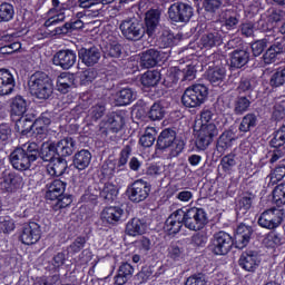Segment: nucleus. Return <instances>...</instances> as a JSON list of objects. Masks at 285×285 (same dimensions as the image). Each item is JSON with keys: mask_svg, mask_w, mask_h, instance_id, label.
<instances>
[{"mask_svg": "<svg viewBox=\"0 0 285 285\" xmlns=\"http://www.w3.org/2000/svg\"><path fill=\"white\" fill-rule=\"evenodd\" d=\"M116 106H128L135 101V91L130 88L120 89L114 97Z\"/></svg>", "mask_w": 285, "mask_h": 285, "instance_id": "c85d7f7f", "label": "nucleus"}, {"mask_svg": "<svg viewBox=\"0 0 285 285\" xmlns=\"http://www.w3.org/2000/svg\"><path fill=\"white\" fill-rule=\"evenodd\" d=\"M29 92L36 99H50L52 97L53 87L50 77L43 72L33 73L28 81Z\"/></svg>", "mask_w": 285, "mask_h": 285, "instance_id": "f257e3e1", "label": "nucleus"}, {"mask_svg": "<svg viewBox=\"0 0 285 285\" xmlns=\"http://www.w3.org/2000/svg\"><path fill=\"white\" fill-rule=\"evenodd\" d=\"M164 115H166V109L161 104L155 102L149 110V118L153 119V121H159L164 119Z\"/></svg>", "mask_w": 285, "mask_h": 285, "instance_id": "603ef678", "label": "nucleus"}, {"mask_svg": "<svg viewBox=\"0 0 285 285\" xmlns=\"http://www.w3.org/2000/svg\"><path fill=\"white\" fill-rule=\"evenodd\" d=\"M285 83V67L278 68L269 79L272 88H281Z\"/></svg>", "mask_w": 285, "mask_h": 285, "instance_id": "a18cd8bd", "label": "nucleus"}, {"mask_svg": "<svg viewBox=\"0 0 285 285\" xmlns=\"http://www.w3.org/2000/svg\"><path fill=\"white\" fill-rule=\"evenodd\" d=\"M66 168H68V163L65 159L56 158L47 165V173L51 177H61L66 173Z\"/></svg>", "mask_w": 285, "mask_h": 285, "instance_id": "cd10ccee", "label": "nucleus"}, {"mask_svg": "<svg viewBox=\"0 0 285 285\" xmlns=\"http://www.w3.org/2000/svg\"><path fill=\"white\" fill-rule=\"evenodd\" d=\"M175 41V35L170 32V30H164L161 36L159 37V43L163 48H168L173 46Z\"/></svg>", "mask_w": 285, "mask_h": 285, "instance_id": "052dcab7", "label": "nucleus"}, {"mask_svg": "<svg viewBox=\"0 0 285 285\" xmlns=\"http://www.w3.org/2000/svg\"><path fill=\"white\" fill-rule=\"evenodd\" d=\"M181 77V70L177 67H170L165 76V83L167 86H173V83H177L179 81V78Z\"/></svg>", "mask_w": 285, "mask_h": 285, "instance_id": "3c124183", "label": "nucleus"}, {"mask_svg": "<svg viewBox=\"0 0 285 285\" xmlns=\"http://www.w3.org/2000/svg\"><path fill=\"white\" fill-rule=\"evenodd\" d=\"M185 285H206V277L203 274L189 276Z\"/></svg>", "mask_w": 285, "mask_h": 285, "instance_id": "774afa93", "label": "nucleus"}, {"mask_svg": "<svg viewBox=\"0 0 285 285\" xmlns=\"http://www.w3.org/2000/svg\"><path fill=\"white\" fill-rule=\"evenodd\" d=\"M238 264L243 271L255 273L259 268V264H262V258H259L257 252L246 250L242 253Z\"/></svg>", "mask_w": 285, "mask_h": 285, "instance_id": "f3484780", "label": "nucleus"}, {"mask_svg": "<svg viewBox=\"0 0 285 285\" xmlns=\"http://www.w3.org/2000/svg\"><path fill=\"white\" fill-rule=\"evenodd\" d=\"M20 242L26 246H32L41 239V226L37 223H29L22 227L20 232Z\"/></svg>", "mask_w": 285, "mask_h": 285, "instance_id": "2eb2a0df", "label": "nucleus"}, {"mask_svg": "<svg viewBox=\"0 0 285 285\" xmlns=\"http://www.w3.org/2000/svg\"><path fill=\"white\" fill-rule=\"evenodd\" d=\"M58 157H70L75 150V140L72 138H63L56 144Z\"/></svg>", "mask_w": 285, "mask_h": 285, "instance_id": "2f4dec72", "label": "nucleus"}, {"mask_svg": "<svg viewBox=\"0 0 285 285\" xmlns=\"http://www.w3.org/2000/svg\"><path fill=\"white\" fill-rule=\"evenodd\" d=\"M57 155L59 156V151L57 150L56 142H43L40 150V157L45 161H53L57 159Z\"/></svg>", "mask_w": 285, "mask_h": 285, "instance_id": "72a5a7b5", "label": "nucleus"}, {"mask_svg": "<svg viewBox=\"0 0 285 285\" xmlns=\"http://www.w3.org/2000/svg\"><path fill=\"white\" fill-rule=\"evenodd\" d=\"M282 222H284V212L275 207L266 209L258 217V226L267 230L278 228V226H282Z\"/></svg>", "mask_w": 285, "mask_h": 285, "instance_id": "1a4fd4ad", "label": "nucleus"}, {"mask_svg": "<svg viewBox=\"0 0 285 285\" xmlns=\"http://www.w3.org/2000/svg\"><path fill=\"white\" fill-rule=\"evenodd\" d=\"M207 78L214 86H219L226 79V69L224 67H216L207 71Z\"/></svg>", "mask_w": 285, "mask_h": 285, "instance_id": "4c0bfd02", "label": "nucleus"}, {"mask_svg": "<svg viewBox=\"0 0 285 285\" xmlns=\"http://www.w3.org/2000/svg\"><path fill=\"white\" fill-rule=\"evenodd\" d=\"M1 233H12L14 230V220L10 216L0 218Z\"/></svg>", "mask_w": 285, "mask_h": 285, "instance_id": "e2e57ef3", "label": "nucleus"}, {"mask_svg": "<svg viewBox=\"0 0 285 285\" xmlns=\"http://www.w3.org/2000/svg\"><path fill=\"white\" fill-rule=\"evenodd\" d=\"M52 119L49 112H43L41 116L35 120V122H29L30 125L26 128V130H29V128H36L38 135H40V138L43 139L48 132V125L51 124Z\"/></svg>", "mask_w": 285, "mask_h": 285, "instance_id": "b1692460", "label": "nucleus"}, {"mask_svg": "<svg viewBox=\"0 0 285 285\" xmlns=\"http://www.w3.org/2000/svg\"><path fill=\"white\" fill-rule=\"evenodd\" d=\"M250 108V100L246 97H239L234 102V112L236 115H244Z\"/></svg>", "mask_w": 285, "mask_h": 285, "instance_id": "8fccbe9b", "label": "nucleus"}, {"mask_svg": "<svg viewBox=\"0 0 285 285\" xmlns=\"http://www.w3.org/2000/svg\"><path fill=\"white\" fill-rule=\"evenodd\" d=\"M90 161H92V154L86 149H82L75 155L73 166L78 170H86V168L90 166Z\"/></svg>", "mask_w": 285, "mask_h": 285, "instance_id": "c756f323", "label": "nucleus"}, {"mask_svg": "<svg viewBox=\"0 0 285 285\" xmlns=\"http://www.w3.org/2000/svg\"><path fill=\"white\" fill-rule=\"evenodd\" d=\"M264 244L267 248H277V246H282V237H279V234L271 232L264 238Z\"/></svg>", "mask_w": 285, "mask_h": 285, "instance_id": "5fc2aeb1", "label": "nucleus"}, {"mask_svg": "<svg viewBox=\"0 0 285 285\" xmlns=\"http://www.w3.org/2000/svg\"><path fill=\"white\" fill-rule=\"evenodd\" d=\"M102 52L105 57H121V45L117 41L108 42L104 48Z\"/></svg>", "mask_w": 285, "mask_h": 285, "instance_id": "37998d69", "label": "nucleus"}, {"mask_svg": "<svg viewBox=\"0 0 285 285\" xmlns=\"http://www.w3.org/2000/svg\"><path fill=\"white\" fill-rule=\"evenodd\" d=\"M27 110L28 102L26 101V99H23V97L21 96H16L11 101V115L12 117H20L16 122V126L18 128H23L24 124H30L28 118L23 117Z\"/></svg>", "mask_w": 285, "mask_h": 285, "instance_id": "dca6fc26", "label": "nucleus"}, {"mask_svg": "<svg viewBox=\"0 0 285 285\" xmlns=\"http://www.w3.org/2000/svg\"><path fill=\"white\" fill-rule=\"evenodd\" d=\"M222 33L219 31H210L202 36L199 40V48L202 50H213V48H217V46H222L223 43Z\"/></svg>", "mask_w": 285, "mask_h": 285, "instance_id": "aec40b11", "label": "nucleus"}, {"mask_svg": "<svg viewBox=\"0 0 285 285\" xmlns=\"http://www.w3.org/2000/svg\"><path fill=\"white\" fill-rule=\"evenodd\" d=\"M57 202L53 205L55 210H61V208H68L72 204V198L70 196H60L56 198Z\"/></svg>", "mask_w": 285, "mask_h": 285, "instance_id": "0e129e2a", "label": "nucleus"}, {"mask_svg": "<svg viewBox=\"0 0 285 285\" xmlns=\"http://www.w3.org/2000/svg\"><path fill=\"white\" fill-rule=\"evenodd\" d=\"M124 116L119 114H111L109 115L106 126L109 130H112L114 132H119L124 128Z\"/></svg>", "mask_w": 285, "mask_h": 285, "instance_id": "58836bf2", "label": "nucleus"}, {"mask_svg": "<svg viewBox=\"0 0 285 285\" xmlns=\"http://www.w3.org/2000/svg\"><path fill=\"white\" fill-rule=\"evenodd\" d=\"M66 193V183L63 180L56 179L49 185H47V199L55 202V199H59L61 195Z\"/></svg>", "mask_w": 285, "mask_h": 285, "instance_id": "393cba45", "label": "nucleus"}, {"mask_svg": "<svg viewBox=\"0 0 285 285\" xmlns=\"http://www.w3.org/2000/svg\"><path fill=\"white\" fill-rule=\"evenodd\" d=\"M257 126V116L254 114H247L240 121L239 131L248 132L250 128H255Z\"/></svg>", "mask_w": 285, "mask_h": 285, "instance_id": "c03bdc74", "label": "nucleus"}, {"mask_svg": "<svg viewBox=\"0 0 285 285\" xmlns=\"http://www.w3.org/2000/svg\"><path fill=\"white\" fill-rule=\"evenodd\" d=\"M135 274V267L129 263H122L118 268V274L115 276V284H127L128 279Z\"/></svg>", "mask_w": 285, "mask_h": 285, "instance_id": "a878e982", "label": "nucleus"}, {"mask_svg": "<svg viewBox=\"0 0 285 285\" xmlns=\"http://www.w3.org/2000/svg\"><path fill=\"white\" fill-rule=\"evenodd\" d=\"M155 137H157V130L154 127H148L145 134L140 137L139 142L144 148H150L155 144Z\"/></svg>", "mask_w": 285, "mask_h": 285, "instance_id": "79ce46f5", "label": "nucleus"}, {"mask_svg": "<svg viewBox=\"0 0 285 285\" xmlns=\"http://www.w3.org/2000/svg\"><path fill=\"white\" fill-rule=\"evenodd\" d=\"M14 17V7L8 2L0 4V23L12 21Z\"/></svg>", "mask_w": 285, "mask_h": 285, "instance_id": "a19ab883", "label": "nucleus"}, {"mask_svg": "<svg viewBox=\"0 0 285 285\" xmlns=\"http://www.w3.org/2000/svg\"><path fill=\"white\" fill-rule=\"evenodd\" d=\"M14 76L8 69H0V96L6 97L7 95H12L14 92Z\"/></svg>", "mask_w": 285, "mask_h": 285, "instance_id": "6ab92c4d", "label": "nucleus"}, {"mask_svg": "<svg viewBox=\"0 0 285 285\" xmlns=\"http://www.w3.org/2000/svg\"><path fill=\"white\" fill-rule=\"evenodd\" d=\"M119 195V188L112 183H106L102 188L95 184L88 188V190L82 196L85 202H95L97 197H101L106 202H115Z\"/></svg>", "mask_w": 285, "mask_h": 285, "instance_id": "7ed1b4c3", "label": "nucleus"}, {"mask_svg": "<svg viewBox=\"0 0 285 285\" xmlns=\"http://www.w3.org/2000/svg\"><path fill=\"white\" fill-rule=\"evenodd\" d=\"M272 117L276 121H281V119H284V117H285V99H281L275 104Z\"/></svg>", "mask_w": 285, "mask_h": 285, "instance_id": "6e6d98bb", "label": "nucleus"}, {"mask_svg": "<svg viewBox=\"0 0 285 285\" xmlns=\"http://www.w3.org/2000/svg\"><path fill=\"white\" fill-rule=\"evenodd\" d=\"M85 246H86V238L78 237L71 243L69 248H70L71 253H81V250H83Z\"/></svg>", "mask_w": 285, "mask_h": 285, "instance_id": "338daca9", "label": "nucleus"}, {"mask_svg": "<svg viewBox=\"0 0 285 285\" xmlns=\"http://www.w3.org/2000/svg\"><path fill=\"white\" fill-rule=\"evenodd\" d=\"M168 257H170V259L174 262H179V259H184V249L177 244H171L168 247Z\"/></svg>", "mask_w": 285, "mask_h": 285, "instance_id": "bf43d9fd", "label": "nucleus"}, {"mask_svg": "<svg viewBox=\"0 0 285 285\" xmlns=\"http://www.w3.org/2000/svg\"><path fill=\"white\" fill-rule=\"evenodd\" d=\"M159 150H167L169 157H179L184 151L186 144L181 139H177L175 130L165 129L160 132L157 139Z\"/></svg>", "mask_w": 285, "mask_h": 285, "instance_id": "f03ea898", "label": "nucleus"}, {"mask_svg": "<svg viewBox=\"0 0 285 285\" xmlns=\"http://www.w3.org/2000/svg\"><path fill=\"white\" fill-rule=\"evenodd\" d=\"M285 178V166L279 165L276 167L273 173L269 175L271 184H277V181H282Z\"/></svg>", "mask_w": 285, "mask_h": 285, "instance_id": "680f3d73", "label": "nucleus"}, {"mask_svg": "<svg viewBox=\"0 0 285 285\" xmlns=\"http://www.w3.org/2000/svg\"><path fill=\"white\" fill-rule=\"evenodd\" d=\"M148 228V225L139 218H132L127 223L126 233L130 237H137V235H144Z\"/></svg>", "mask_w": 285, "mask_h": 285, "instance_id": "bb28decb", "label": "nucleus"}, {"mask_svg": "<svg viewBox=\"0 0 285 285\" xmlns=\"http://www.w3.org/2000/svg\"><path fill=\"white\" fill-rule=\"evenodd\" d=\"M17 50H21V42H11L9 45H4L0 48V53L12 55V52H17Z\"/></svg>", "mask_w": 285, "mask_h": 285, "instance_id": "69168bd1", "label": "nucleus"}, {"mask_svg": "<svg viewBox=\"0 0 285 285\" xmlns=\"http://www.w3.org/2000/svg\"><path fill=\"white\" fill-rule=\"evenodd\" d=\"M233 248V237L226 232H218L214 235L212 250L215 255H227Z\"/></svg>", "mask_w": 285, "mask_h": 285, "instance_id": "ddd939ff", "label": "nucleus"}, {"mask_svg": "<svg viewBox=\"0 0 285 285\" xmlns=\"http://www.w3.org/2000/svg\"><path fill=\"white\" fill-rule=\"evenodd\" d=\"M268 48V38L257 40L252 43V51L254 57H259Z\"/></svg>", "mask_w": 285, "mask_h": 285, "instance_id": "4d7b16f0", "label": "nucleus"}, {"mask_svg": "<svg viewBox=\"0 0 285 285\" xmlns=\"http://www.w3.org/2000/svg\"><path fill=\"white\" fill-rule=\"evenodd\" d=\"M273 202L276 206H285V183L279 184L274 188Z\"/></svg>", "mask_w": 285, "mask_h": 285, "instance_id": "09e8293b", "label": "nucleus"}, {"mask_svg": "<svg viewBox=\"0 0 285 285\" xmlns=\"http://www.w3.org/2000/svg\"><path fill=\"white\" fill-rule=\"evenodd\" d=\"M160 13L158 10H149L146 13L145 23L147 26V35L153 37L157 26H159Z\"/></svg>", "mask_w": 285, "mask_h": 285, "instance_id": "f704fd0d", "label": "nucleus"}, {"mask_svg": "<svg viewBox=\"0 0 285 285\" xmlns=\"http://www.w3.org/2000/svg\"><path fill=\"white\" fill-rule=\"evenodd\" d=\"M104 115H106V105L104 104H97L92 106L89 110V116L94 121L101 119Z\"/></svg>", "mask_w": 285, "mask_h": 285, "instance_id": "13d9d810", "label": "nucleus"}, {"mask_svg": "<svg viewBox=\"0 0 285 285\" xmlns=\"http://www.w3.org/2000/svg\"><path fill=\"white\" fill-rule=\"evenodd\" d=\"M185 224L184 209H177L166 220L164 229L169 235H177Z\"/></svg>", "mask_w": 285, "mask_h": 285, "instance_id": "a211bd4d", "label": "nucleus"}, {"mask_svg": "<svg viewBox=\"0 0 285 285\" xmlns=\"http://www.w3.org/2000/svg\"><path fill=\"white\" fill-rule=\"evenodd\" d=\"M119 30L128 41H139L144 39L146 29L142 23H139L137 19H125L120 22Z\"/></svg>", "mask_w": 285, "mask_h": 285, "instance_id": "423d86ee", "label": "nucleus"}, {"mask_svg": "<svg viewBox=\"0 0 285 285\" xmlns=\"http://www.w3.org/2000/svg\"><path fill=\"white\" fill-rule=\"evenodd\" d=\"M215 114L213 111L205 109L200 112L199 118L196 119L195 126H209L215 125Z\"/></svg>", "mask_w": 285, "mask_h": 285, "instance_id": "49530a36", "label": "nucleus"}, {"mask_svg": "<svg viewBox=\"0 0 285 285\" xmlns=\"http://www.w3.org/2000/svg\"><path fill=\"white\" fill-rule=\"evenodd\" d=\"M75 86V76L70 73H61L57 79V88L59 92H62V95H66L70 92V88Z\"/></svg>", "mask_w": 285, "mask_h": 285, "instance_id": "473e14b6", "label": "nucleus"}, {"mask_svg": "<svg viewBox=\"0 0 285 285\" xmlns=\"http://www.w3.org/2000/svg\"><path fill=\"white\" fill-rule=\"evenodd\" d=\"M81 28H83V21L77 19L71 22H66L61 28H57L56 32L58 35H66L72 30H81Z\"/></svg>", "mask_w": 285, "mask_h": 285, "instance_id": "de8ad7c7", "label": "nucleus"}, {"mask_svg": "<svg viewBox=\"0 0 285 285\" xmlns=\"http://www.w3.org/2000/svg\"><path fill=\"white\" fill-rule=\"evenodd\" d=\"M285 144V125L282 126L275 134L271 140L272 148H282Z\"/></svg>", "mask_w": 285, "mask_h": 285, "instance_id": "864d4df0", "label": "nucleus"}, {"mask_svg": "<svg viewBox=\"0 0 285 285\" xmlns=\"http://www.w3.org/2000/svg\"><path fill=\"white\" fill-rule=\"evenodd\" d=\"M53 66H58L62 70H70L77 63V52L72 49L59 50L52 58Z\"/></svg>", "mask_w": 285, "mask_h": 285, "instance_id": "4468645a", "label": "nucleus"}, {"mask_svg": "<svg viewBox=\"0 0 285 285\" xmlns=\"http://www.w3.org/2000/svg\"><path fill=\"white\" fill-rule=\"evenodd\" d=\"M127 195L128 199L134 204L146 202V199H148V195H150V184L144 179H138L127 188Z\"/></svg>", "mask_w": 285, "mask_h": 285, "instance_id": "9d476101", "label": "nucleus"}, {"mask_svg": "<svg viewBox=\"0 0 285 285\" xmlns=\"http://www.w3.org/2000/svg\"><path fill=\"white\" fill-rule=\"evenodd\" d=\"M79 59H81L85 66H95L101 59V51L97 47L81 49L79 51Z\"/></svg>", "mask_w": 285, "mask_h": 285, "instance_id": "5701e85b", "label": "nucleus"}, {"mask_svg": "<svg viewBox=\"0 0 285 285\" xmlns=\"http://www.w3.org/2000/svg\"><path fill=\"white\" fill-rule=\"evenodd\" d=\"M208 97V88L202 83L188 87L181 97V104L186 108H199Z\"/></svg>", "mask_w": 285, "mask_h": 285, "instance_id": "20e7f679", "label": "nucleus"}, {"mask_svg": "<svg viewBox=\"0 0 285 285\" xmlns=\"http://www.w3.org/2000/svg\"><path fill=\"white\" fill-rule=\"evenodd\" d=\"M195 10L186 2H175L168 8V17L174 23H188Z\"/></svg>", "mask_w": 285, "mask_h": 285, "instance_id": "6e6552de", "label": "nucleus"}, {"mask_svg": "<svg viewBox=\"0 0 285 285\" xmlns=\"http://www.w3.org/2000/svg\"><path fill=\"white\" fill-rule=\"evenodd\" d=\"M51 3L52 8L48 12L49 19L45 22L46 28L66 21V14L69 12L67 3H61L59 0H52Z\"/></svg>", "mask_w": 285, "mask_h": 285, "instance_id": "f8f14e48", "label": "nucleus"}, {"mask_svg": "<svg viewBox=\"0 0 285 285\" xmlns=\"http://www.w3.org/2000/svg\"><path fill=\"white\" fill-rule=\"evenodd\" d=\"M197 150H206L213 144V139L219 135L217 125H195Z\"/></svg>", "mask_w": 285, "mask_h": 285, "instance_id": "39448f33", "label": "nucleus"}, {"mask_svg": "<svg viewBox=\"0 0 285 285\" xmlns=\"http://www.w3.org/2000/svg\"><path fill=\"white\" fill-rule=\"evenodd\" d=\"M253 235V228L250 226H246L245 224H240L236 229V248H246L248 243L250 242V236Z\"/></svg>", "mask_w": 285, "mask_h": 285, "instance_id": "4be33fe9", "label": "nucleus"}, {"mask_svg": "<svg viewBox=\"0 0 285 285\" xmlns=\"http://www.w3.org/2000/svg\"><path fill=\"white\" fill-rule=\"evenodd\" d=\"M235 141V134L233 131H225L220 135L217 141L218 150H228Z\"/></svg>", "mask_w": 285, "mask_h": 285, "instance_id": "ea45409f", "label": "nucleus"}, {"mask_svg": "<svg viewBox=\"0 0 285 285\" xmlns=\"http://www.w3.org/2000/svg\"><path fill=\"white\" fill-rule=\"evenodd\" d=\"M161 80V73L157 70L147 71L141 76V83L145 88H155Z\"/></svg>", "mask_w": 285, "mask_h": 285, "instance_id": "e433bc0d", "label": "nucleus"}, {"mask_svg": "<svg viewBox=\"0 0 285 285\" xmlns=\"http://www.w3.org/2000/svg\"><path fill=\"white\" fill-rule=\"evenodd\" d=\"M250 59V53L246 50H235L230 56V66L233 68H244Z\"/></svg>", "mask_w": 285, "mask_h": 285, "instance_id": "c9c22d12", "label": "nucleus"}, {"mask_svg": "<svg viewBox=\"0 0 285 285\" xmlns=\"http://www.w3.org/2000/svg\"><path fill=\"white\" fill-rule=\"evenodd\" d=\"M121 217H124V210L121 207H106L102 209L100 214V219L104 224H117L121 222Z\"/></svg>", "mask_w": 285, "mask_h": 285, "instance_id": "412c9836", "label": "nucleus"}, {"mask_svg": "<svg viewBox=\"0 0 285 285\" xmlns=\"http://www.w3.org/2000/svg\"><path fill=\"white\" fill-rule=\"evenodd\" d=\"M159 62V51L156 49H148L147 51L142 52L140 57V63L142 68H155Z\"/></svg>", "mask_w": 285, "mask_h": 285, "instance_id": "7c9ffc66", "label": "nucleus"}, {"mask_svg": "<svg viewBox=\"0 0 285 285\" xmlns=\"http://www.w3.org/2000/svg\"><path fill=\"white\" fill-rule=\"evenodd\" d=\"M10 161L16 170H28L32 161H37V155L26 153L23 148H17L11 153Z\"/></svg>", "mask_w": 285, "mask_h": 285, "instance_id": "9b49d317", "label": "nucleus"}, {"mask_svg": "<svg viewBox=\"0 0 285 285\" xmlns=\"http://www.w3.org/2000/svg\"><path fill=\"white\" fill-rule=\"evenodd\" d=\"M185 226L189 230H202L208 224V216L203 208L193 207L184 212Z\"/></svg>", "mask_w": 285, "mask_h": 285, "instance_id": "0eeeda50", "label": "nucleus"}]
</instances>
